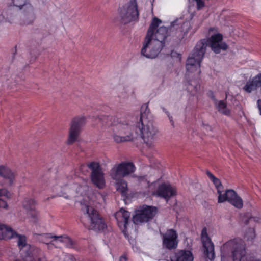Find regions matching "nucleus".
Wrapping results in <instances>:
<instances>
[{
  "label": "nucleus",
  "mask_w": 261,
  "mask_h": 261,
  "mask_svg": "<svg viewBox=\"0 0 261 261\" xmlns=\"http://www.w3.org/2000/svg\"><path fill=\"white\" fill-rule=\"evenodd\" d=\"M208 44L212 50L216 54L220 53L221 50H226L228 47L227 44L223 41V36L220 33L212 35L209 39Z\"/></svg>",
  "instance_id": "f8f14e48"
},
{
  "label": "nucleus",
  "mask_w": 261,
  "mask_h": 261,
  "mask_svg": "<svg viewBox=\"0 0 261 261\" xmlns=\"http://www.w3.org/2000/svg\"><path fill=\"white\" fill-rule=\"evenodd\" d=\"M144 179L143 177H139V180H143Z\"/></svg>",
  "instance_id": "79ce46f5"
},
{
  "label": "nucleus",
  "mask_w": 261,
  "mask_h": 261,
  "mask_svg": "<svg viewBox=\"0 0 261 261\" xmlns=\"http://www.w3.org/2000/svg\"><path fill=\"white\" fill-rule=\"evenodd\" d=\"M12 2L15 6L22 10L26 8V6L28 4H31L27 0H12Z\"/></svg>",
  "instance_id": "2f4dec72"
},
{
  "label": "nucleus",
  "mask_w": 261,
  "mask_h": 261,
  "mask_svg": "<svg viewBox=\"0 0 261 261\" xmlns=\"http://www.w3.org/2000/svg\"><path fill=\"white\" fill-rule=\"evenodd\" d=\"M5 196L7 198H11V194L5 189H0V196Z\"/></svg>",
  "instance_id": "72a5a7b5"
},
{
  "label": "nucleus",
  "mask_w": 261,
  "mask_h": 261,
  "mask_svg": "<svg viewBox=\"0 0 261 261\" xmlns=\"http://www.w3.org/2000/svg\"><path fill=\"white\" fill-rule=\"evenodd\" d=\"M41 237L42 238L41 240H42V242H44L45 243H46L47 244H53V245L54 244L52 243V241H49V240L50 239H51V238H54L55 240H57L58 239H60L59 241L60 242H64V240H69V238L66 237H63L62 236H50L48 234L42 235V236H41Z\"/></svg>",
  "instance_id": "a878e982"
},
{
  "label": "nucleus",
  "mask_w": 261,
  "mask_h": 261,
  "mask_svg": "<svg viewBox=\"0 0 261 261\" xmlns=\"http://www.w3.org/2000/svg\"><path fill=\"white\" fill-rule=\"evenodd\" d=\"M119 165H120L123 178L133 173L135 170V167L131 162H122Z\"/></svg>",
  "instance_id": "5701e85b"
},
{
  "label": "nucleus",
  "mask_w": 261,
  "mask_h": 261,
  "mask_svg": "<svg viewBox=\"0 0 261 261\" xmlns=\"http://www.w3.org/2000/svg\"><path fill=\"white\" fill-rule=\"evenodd\" d=\"M226 201H228L234 207L241 208L243 206V200L233 190H227L225 193H221L218 196V203H222Z\"/></svg>",
  "instance_id": "9d476101"
},
{
  "label": "nucleus",
  "mask_w": 261,
  "mask_h": 261,
  "mask_svg": "<svg viewBox=\"0 0 261 261\" xmlns=\"http://www.w3.org/2000/svg\"><path fill=\"white\" fill-rule=\"evenodd\" d=\"M136 127L139 128L144 142L150 146L151 141L155 139L159 131L153 124L152 117L147 104L141 107L139 121L137 122Z\"/></svg>",
  "instance_id": "f03ea898"
},
{
  "label": "nucleus",
  "mask_w": 261,
  "mask_h": 261,
  "mask_svg": "<svg viewBox=\"0 0 261 261\" xmlns=\"http://www.w3.org/2000/svg\"><path fill=\"white\" fill-rule=\"evenodd\" d=\"M127 258L125 255H122L119 257V261H127Z\"/></svg>",
  "instance_id": "4c0bfd02"
},
{
  "label": "nucleus",
  "mask_w": 261,
  "mask_h": 261,
  "mask_svg": "<svg viewBox=\"0 0 261 261\" xmlns=\"http://www.w3.org/2000/svg\"><path fill=\"white\" fill-rule=\"evenodd\" d=\"M97 197H98L99 198H102V195L98 193L97 194Z\"/></svg>",
  "instance_id": "a19ab883"
},
{
  "label": "nucleus",
  "mask_w": 261,
  "mask_h": 261,
  "mask_svg": "<svg viewBox=\"0 0 261 261\" xmlns=\"http://www.w3.org/2000/svg\"><path fill=\"white\" fill-rule=\"evenodd\" d=\"M14 237L18 238V245L20 248H22L26 247V238L24 236L19 235L17 234L16 232H15V233L14 234V236L13 237V238Z\"/></svg>",
  "instance_id": "7c9ffc66"
},
{
  "label": "nucleus",
  "mask_w": 261,
  "mask_h": 261,
  "mask_svg": "<svg viewBox=\"0 0 261 261\" xmlns=\"http://www.w3.org/2000/svg\"><path fill=\"white\" fill-rule=\"evenodd\" d=\"M87 167L91 170V178L92 182L98 188L102 189L105 186V181L99 163L92 162L87 165Z\"/></svg>",
  "instance_id": "1a4fd4ad"
},
{
  "label": "nucleus",
  "mask_w": 261,
  "mask_h": 261,
  "mask_svg": "<svg viewBox=\"0 0 261 261\" xmlns=\"http://www.w3.org/2000/svg\"><path fill=\"white\" fill-rule=\"evenodd\" d=\"M169 119H170V121L172 124V125L173 126H174V122L173 121V120H172V117H169Z\"/></svg>",
  "instance_id": "58836bf2"
},
{
  "label": "nucleus",
  "mask_w": 261,
  "mask_h": 261,
  "mask_svg": "<svg viewBox=\"0 0 261 261\" xmlns=\"http://www.w3.org/2000/svg\"><path fill=\"white\" fill-rule=\"evenodd\" d=\"M85 167V166L84 165H81V167H80V170H81V171H82V170H83V168H84V167Z\"/></svg>",
  "instance_id": "ea45409f"
},
{
  "label": "nucleus",
  "mask_w": 261,
  "mask_h": 261,
  "mask_svg": "<svg viewBox=\"0 0 261 261\" xmlns=\"http://www.w3.org/2000/svg\"><path fill=\"white\" fill-rule=\"evenodd\" d=\"M117 191L123 195H125L127 192V184L123 179L120 181H115Z\"/></svg>",
  "instance_id": "cd10ccee"
},
{
  "label": "nucleus",
  "mask_w": 261,
  "mask_h": 261,
  "mask_svg": "<svg viewBox=\"0 0 261 261\" xmlns=\"http://www.w3.org/2000/svg\"><path fill=\"white\" fill-rule=\"evenodd\" d=\"M157 194L159 196L164 198L166 199H169L171 196L175 195V191L170 185L165 184L161 185L158 191Z\"/></svg>",
  "instance_id": "6ab92c4d"
},
{
  "label": "nucleus",
  "mask_w": 261,
  "mask_h": 261,
  "mask_svg": "<svg viewBox=\"0 0 261 261\" xmlns=\"http://www.w3.org/2000/svg\"><path fill=\"white\" fill-rule=\"evenodd\" d=\"M257 107L259 109L260 114L261 115V99H258L257 101Z\"/></svg>",
  "instance_id": "e433bc0d"
},
{
  "label": "nucleus",
  "mask_w": 261,
  "mask_h": 261,
  "mask_svg": "<svg viewBox=\"0 0 261 261\" xmlns=\"http://www.w3.org/2000/svg\"><path fill=\"white\" fill-rule=\"evenodd\" d=\"M260 86H261V73L252 79H250L244 86L243 90L250 93Z\"/></svg>",
  "instance_id": "f3484780"
},
{
  "label": "nucleus",
  "mask_w": 261,
  "mask_h": 261,
  "mask_svg": "<svg viewBox=\"0 0 261 261\" xmlns=\"http://www.w3.org/2000/svg\"><path fill=\"white\" fill-rule=\"evenodd\" d=\"M180 21L179 23L178 20L172 22L169 29L163 26L157 29L162 21L158 18H153L145 36L141 54L148 58H155L165 45L168 36L172 35L182 38L185 32L182 29L185 23L182 20Z\"/></svg>",
  "instance_id": "f257e3e1"
},
{
  "label": "nucleus",
  "mask_w": 261,
  "mask_h": 261,
  "mask_svg": "<svg viewBox=\"0 0 261 261\" xmlns=\"http://www.w3.org/2000/svg\"><path fill=\"white\" fill-rule=\"evenodd\" d=\"M207 42L206 40L202 39L197 43L191 56L187 60L186 68L188 72H194L197 71L198 74L200 73V63L207 46Z\"/></svg>",
  "instance_id": "20e7f679"
},
{
  "label": "nucleus",
  "mask_w": 261,
  "mask_h": 261,
  "mask_svg": "<svg viewBox=\"0 0 261 261\" xmlns=\"http://www.w3.org/2000/svg\"><path fill=\"white\" fill-rule=\"evenodd\" d=\"M171 261H193V256L191 251L181 250L170 257Z\"/></svg>",
  "instance_id": "a211bd4d"
},
{
  "label": "nucleus",
  "mask_w": 261,
  "mask_h": 261,
  "mask_svg": "<svg viewBox=\"0 0 261 261\" xmlns=\"http://www.w3.org/2000/svg\"><path fill=\"white\" fill-rule=\"evenodd\" d=\"M0 176L9 181L12 184L15 178V173L13 172L8 167L5 166H0Z\"/></svg>",
  "instance_id": "412c9836"
},
{
  "label": "nucleus",
  "mask_w": 261,
  "mask_h": 261,
  "mask_svg": "<svg viewBox=\"0 0 261 261\" xmlns=\"http://www.w3.org/2000/svg\"><path fill=\"white\" fill-rule=\"evenodd\" d=\"M139 11L137 0H130L119 8L118 14L115 17V22L126 24L139 19Z\"/></svg>",
  "instance_id": "7ed1b4c3"
},
{
  "label": "nucleus",
  "mask_w": 261,
  "mask_h": 261,
  "mask_svg": "<svg viewBox=\"0 0 261 261\" xmlns=\"http://www.w3.org/2000/svg\"><path fill=\"white\" fill-rule=\"evenodd\" d=\"M201 241L204 248L205 255L211 260H213L215 258L214 246L208 237L205 229H203L202 231Z\"/></svg>",
  "instance_id": "ddd939ff"
},
{
  "label": "nucleus",
  "mask_w": 261,
  "mask_h": 261,
  "mask_svg": "<svg viewBox=\"0 0 261 261\" xmlns=\"http://www.w3.org/2000/svg\"><path fill=\"white\" fill-rule=\"evenodd\" d=\"M83 211L86 212L90 220L89 229L95 231L103 230L107 227L103 219L100 217L97 211L93 207L85 205Z\"/></svg>",
  "instance_id": "423d86ee"
},
{
  "label": "nucleus",
  "mask_w": 261,
  "mask_h": 261,
  "mask_svg": "<svg viewBox=\"0 0 261 261\" xmlns=\"http://www.w3.org/2000/svg\"><path fill=\"white\" fill-rule=\"evenodd\" d=\"M129 218V212L123 208H121L115 214V218L117 220L118 225L124 233Z\"/></svg>",
  "instance_id": "2eb2a0df"
},
{
  "label": "nucleus",
  "mask_w": 261,
  "mask_h": 261,
  "mask_svg": "<svg viewBox=\"0 0 261 261\" xmlns=\"http://www.w3.org/2000/svg\"><path fill=\"white\" fill-rule=\"evenodd\" d=\"M206 174L208 176V177L210 178V179L213 181L214 184L215 185L216 188L217 189V192L219 194V195L222 193L223 191V186L221 184V181L219 179L216 178L215 176H214L212 173H211L210 171L206 172Z\"/></svg>",
  "instance_id": "bb28decb"
},
{
  "label": "nucleus",
  "mask_w": 261,
  "mask_h": 261,
  "mask_svg": "<svg viewBox=\"0 0 261 261\" xmlns=\"http://www.w3.org/2000/svg\"><path fill=\"white\" fill-rule=\"evenodd\" d=\"M8 205L5 201L0 198V208H7Z\"/></svg>",
  "instance_id": "f704fd0d"
},
{
  "label": "nucleus",
  "mask_w": 261,
  "mask_h": 261,
  "mask_svg": "<svg viewBox=\"0 0 261 261\" xmlns=\"http://www.w3.org/2000/svg\"><path fill=\"white\" fill-rule=\"evenodd\" d=\"M212 99L215 102V106L219 112L223 114L228 115L230 113V110L227 107L226 102L224 100H220L218 101L214 97H212Z\"/></svg>",
  "instance_id": "393cba45"
},
{
  "label": "nucleus",
  "mask_w": 261,
  "mask_h": 261,
  "mask_svg": "<svg viewBox=\"0 0 261 261\" xmlns=\"http://www.w3.org/2000/svg\"><path fill=\"white\" fill-rule=\"evenodd\" d=\"M255 230L253 228H248L245 232L244 238L247 241L252 242L255 238Z\"/></svg>",
  "instance_id": "c85d7f7f"
},
{
  "label": "nucleus",
  "mask_w": 261,
  "mask_h": 261,
  "mask_svg": "<svg viewBox=\"0 0 261 261\" xmlns=\"http://www.w3.org/2000/svg\"><path fill=\"white\" fill-rule=\"evenodd\" d=\"M86 124V118L83 116H78L72 119L69 129L68 144H72L77 139L82 127Z\"/></svg>",
  "instance_id": "6e6552de"
},
{
  "label": "nucleus",
  "mask_w": 261,
  "mask_h": 261,
  "mask_svg": "<svg viewBox=\"0 0 261 261\" xmlns=\"http://www.w3.org/2000/svg\"><path fill=\"white\" fill-rule=\"evenodd\" d=\"M138 136L133 127L124 121L122 124L118 125L117 129L114 130L113 137L116 143H120L133 141L137 139Z\"/></svg>",
  "instance_id": "39448f33"
},
{
  "label": "nucleus",
  "mask_w": 261,
  "mask_h": 261,
  "mask_svg": "<svg viewBox=\"0 0 261 261\" xmlns=\"http://www.w3.org/2000/svg\"><path fill=\"white\" fill-rule=\"evenodd\" d=\"M110 121L112 122V126H114V128L113 129V132L114 133V130L117 129L118 125L122 124L125 121L119 120V119L114 116H111V118L110 119Z\"/></svg>",
  "instance_id": "473e14b6"
},
{
  "label": "nucleus",
  "mask_w": 261,
  "mask_h": 261,
  "mask_svg": "<svg viewBox=\"0 0 261 261\" xmlns=\"http://www.w3.org/2000/svg\"><path fill=\"white\" fill-rule=\"evenodd\" d=\"M195 1L196 2L198 9H201L204 6V2L202 0H195Z\"/></svg>",
  "instance_id": "c9c22d12"
},
{
  "label": "nucleus",
  "mask_w": 261,
  "mask_h": 261,
  "mask_svg": "<svg viewBox=\"0 0 261 261\" xmlns=\"http://www.w3.org/2000/svg\"><path fill=\"white\" fill-rule=\"evenodd\" d=\"M36 18L34 9L31 4H28L26 8L23 9L22 22L23 24H32Z\"/></svg>",
  "instance_id": "dca6fc26"
},
{
  "label": "nucleus",
  "mask_w": 261,
  "mask_h": 261,
  "mask_svg": "<svg viewBox=\"0 0 261 261\" xmlns=\"http://www.w3.org/2000/svg\"><path fill=\"white\" fill-rule=\"evenodd\" d=\"M35 201L32 199H26L23 203V207L33 218L37 216V213L35 210Z\"/></svg>",
  "instance_id": "4be33fe9"
},
{
  "label": "nucleus",
  "mask_w": 261,
  "mask_h": 261,
  "mask_svg": "<svg viewBox=\"0 0 261 261\" xmlns=\"http://www.w3.org/2000/svg\"><path fill=\"white\" fill-rule=\"evenodd\" d=\"M157 209L155 207L143 206L140 210L136 211V213L133 217V222L135 224L147 222L153 219L156 214Z\"/></svg>",
  "instance_id": "0eeeda50"
},
{
  "label": "nucleus",
  "mask_w": 261,
  "mask_h": 261,
  "mask_svg": "<svg viewBox=\"0 0 261 261\" xmlns=\"http://www.w3.org/2000/svg\"><path fill=\"white\" fill-rule=\"evenodd\" d=\"M111 118V116H103L101 117L97 118L96 120L101 122L103 125L112 126V122L110 121Z\"/></svg>",
  "instance_id": "c756f323"
},
{
  "label": "nucleus",
  "mask_w": 261,
  "mask_h": 261,
  "mask_svg": "<svg viewBox=\"0 0 261 261\" xmlns=\"http://www.w3.org/2000/svg\"><path fill=\"white\" fill-rule=\"evenodd\" d=\"M29 250L30 253L26 252L22 260L17 259L16 261H46L43 252L40 249L30 247Z\"/></svg>",
  "instance_id": "4468645a"
},
{
  "label": "nucleus",
  "mask_w": 261,
  "mask_h": 261,
  "mask_svg": "<svg viewBox=\"0 0 261 261\" xmlns=\"http://www.w3.org/2000/svg\"><path fill=\"white\" fill-rule=\"evenodd\" d=\"M163 238V245L166 248L172 250L176 249L178 243V234L175 230L170 229L165 233H161Z\"/></svg>",
  "instance_id": "9b49d317"
},
{
  "label": "nucleus",
  "mask_w": 261,
  "mask_h": 261,
  "mask_svg": "<svg viewBox=\"0 0 261 261\" xmlns=\"http://www.w3.org/2000/svg\"><path fill=\"white\" fill-rule=\"evenodd\" d=\"M109 175L111 178L115 181H120L123 179L120 165L119 164L114 165L110 170Z\"/></svg>",
  "instance_id": "b1692460"
},
{
  "label": "nucleus",
  "mask_w": 261,
  "mask_h": 261,
  "mask_svg": "<svg viewBox=\"0 0 261 261\" xmlns=\"http://www.w3.org/2000/svg\"><path fill=\"white\" fill-rule=\"evenodd\" d=\"M65 198H68V196H65Z\"/></svg>",
  "instance_id": "37998d69"
},
{
  "label": "nucleus",
  "mask_w": 261,
  "mask_h": 261,
  "mask_svg": "<svg viewBox=\"0 0 261 261\" xmlns=\"http://www.w3.org/2000/svg\"><path fill=\"white\" fill-rule=\"evenodd\" d=\"M15 231L11 227L0 224V239H10L14 236Z\"/></svg>",
  "instance_id": "aec40b11"
}]
</instances>
